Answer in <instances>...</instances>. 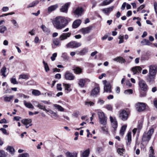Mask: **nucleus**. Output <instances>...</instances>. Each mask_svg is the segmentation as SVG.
I'll return each instance as SVG.
<instances>
[{"instance_id":"nucleus-15","label":"nucleus","mask_w":157,"mask_h":157,"mask_svg":"<svg viewBox=\"0 0 157 157\" xmlns=\"http://www.w3.org/2000/svg\"><path fill=\"white\" fill-rule=\"evenodd\" d=\"M142 68L140 66H136L132 69V71L133 72V74H138L140 72Z\"/></svg>"},{"instance_id":"nucleus-60","label":"nucleus","mask_w":157,"mask_h":157,"mask_svg":"<svg viewBox=\"0 0 157 157\" xmlns=\"http://www.w3.org/2000/svg\"><path fill=\"white\" fill-rule=\"evenodd\" d=\"M0 130L2 131L4 134L6 135H8V133L7 132V131L6 129L2 128L0 129Z\"/></svg>"},{"instance_id":"nucleus-30","label":"nucleus","mask_w":157,"mask_h":157,"mask_svg":"<svg viewBox=\"0 0 157 157\" xmlns=\"http://www.w3.org/2000/svg\"><path fill=\"white\" fill-rule=\"evenodd\" d=\"M14 97L13 95H10L9 96H4V100L5 102H10L13 99Z\"/></svg>"},{"instance_id":"nucleus-42","label":"nucleus","mask_w":157,"mask_h":157,"mask_svg":"<svg viewBox=\"0 0 157 157\" xmlns=\"http://www.w3.org/2000/svg\"><path fill=\"white\" fill-rule=\"evenodd\" d=\"M89 150L88 149L85 150L83 152L82 155L84 157H87L89 155Z\"/></svg>"},{"instance_id":"nucleus-2","label":"nucleus","mask_w":157,"mask_h":157,"mask_svg":"<svg viewBox=\"0 0 157 157\" xmlns=\"http://www.w3.org/2000/svg\"><path fill=\"white\" fill-rule=\"evenodd\" d=\"M98 114L100 123L103 125H105L107 124V118L105 116L104 113L103 112H98Z\"/></svg>"},{"instance_id":"nucleus-49","label":"nucleus","mask_w":157,"mask_h":157,"mask_svg":"<svg viewBox=\"0 0 157 157\" xmlns=\"http://www.w3.org/2000/svg\"><path fill=\"white\" fill-rule=\"evenodd\" d=\"M49 114H52V116L55 117H58V115L56 113L54 112L52 110H49Z\"/></svg>"},{"instance_id":"nucleus-37","label":"nucleus","mask_w":157,"mask_h":157,"mask_svg":"<svg viewBox=\"0 0 157 157\" xmlns=\"http://www.w3.org/2000/svg\"><path fill=\"white\" fill-rule=\"evenodd\" d=\"M155 75H152L149 74L147 79V81L150 82L153 81L155 78Z\"/></svg>"},{"instance_id":"nucleus-44","label":"nucleus","mask_w":157,"mask_h":157,"mask_svg":"<svg viewBox=\"0 0 157 157\" xmlns=\"http://www.w3.org/2000/svg\"><path fill=\"white\" fill-rule=\"evenodd\" d=\"M53 43L56 46H59L60 45L59 41L58 39H54L53 40Z\"/></svg>"},{"instance_id":"nucleus-63","label":"nucleus","mask_w":157,"mask_h":157,"mask_svg":"<svg viewBox=\"0 0 157 157\" xmlns=\"http://www.w3.org/2000/svg\"><path fill=\"white\" fill-rule=\"evenodd\" d=\"M145 7L144 5H142L140 6L139 7L137 8V11H139L140 10H141L143 9Z\"/></svg>"},{"instance_id":"nucleus-61","label":"nucleus","mask_w":157,"mask_h":157,"mask_svg":"<svg viewBox=\"0 0 157 157\" xmlns=\"http://www.w3.org/2000/svg\"><path fill=\"white\" fill-rule=\"evenodd\" d=\"M57 88L58 90L59 91H61L62 90V88L61 87V84H57Z\"/></svg>"},{"instance_id":"nucleus-43","label":"nucleus","mask_w":157,"mask_h":157,"mask_svg":"<svg viewBox=\"0 0 157 157\" xmlns=\"http://www.w3.org/2000/svg\"><path fill=\"white\" fill-rule=\"evenodd\" d=\"M32 93L34 96H37L40 94V92L38 90H33L32 92Z\"/></svg>"},{"instance_id":"nucleus-41","label":"nucleus","mask_w":157,"mask_h":157,"mask_svg":"<svg viewBox=\"0 0 157 157\" xmlns=\"http://www.w3.org/2000/svg\"><path fill=\"white\" fill-rule=\"evenodd\" d=\"M7 30L6 27L4 25L0 26V33H4L5 31Z\"/></svg>"},{"instance_id":"nucleus-26","label":"nucleus","mask_w":157,"mask_h":157,"mask_svg":"<svg viewBox=\"0 0 157 157\" xmlns=\"http://www.w3.org/2000/svg\"><path fill=\"white\" fill-rule=\"evenodd\" d=\"M73 71L74 73L76 74H80L82 72V69L78 67H75L73 69Z\"/></svg>"},{"instance_id":"nucleus-45","label":"nucleus","mask_w":157,"mask_h":157,"mask_svg":"<svg viewBox=\"0 0 157 157\" xmlns=\"http://www.w3.org/2000/svg\"><path fill=\"white\" fill-rule=\"evenodd\" d=\"M28 75L25 74H21L19 76L18 78L19 79L21 78L26 79H28Z\"/></svg>"},{"instance_id":"nucleus-35","label":"nucleus","mask_w":157,"mask_h":157,"mask_svg":"<svg viewBox=\"0 0 157 157\" xmlns=\"http://www.w3.org/2000/svg\"><path fill=\"white\" fill-rule=\"evenodd\" d=\"M53 106L59 111L63 112L64 110V109L59 105L57 104H54L53 105Z\"/></svg>"},{"instance_id":"nucleus-18","label":"nucleus","mask_w":157,"mask_h":157,"mask_svg":"<svg viewBox=\"0 0 157 157\" xmlns=\"http://www.w3.org/2000/svg\"><path fill=\"white\" fill-rule=\"evenodd\" d=\"M91 27H88L85 28H82L81 29L80 31L83 34H85L89 33L91 30Z\"/></svg>"},{"instance_id":"nucleus-62","label":"nucleus","mask_w":157,"mask_h":157,"mask_svg":"<svg viewBox=\"0 0 157 157\" xmlns=\"http://www.w3.org/2000/svg\"><path fill=\"white\" fill-rule=\"evenodd\" d=\"M145 91L142 92L141 91L140 92V97H145L146 95V93Z\"/></svg>"},{"instance_id":"nucleus-28","label":"nucleus","mask_w":157,"mask_h":157,"mask_svg":"<svg viewBox=\"0 0 157 157\" xmlns=\"http://www.w3.org/2000/svg\"><path fill=\"white\" fill-rule=\"evenodd\" d=\"M77 154L75 153H71L68 151L66 153V155L67 157H77Z\"/></svg>"},{"instance_id":"nucleus-16","label":"nucleus","mask_w":157,"mask_h":157,"mask_svg":"<svg viewBox=\"0 0 157 157\" xmlns=\"http://www.w3.org/2000/svg\"><path fill=\"white\" fill-rule=\"evenodd\" d=\"M114 8L113 6H112L109 8L103 9H101V10L104 13L108 15L110 12L113 11Z\"/></svg>"},{"instance_id":"nucleus-19","label":"nucleus","mask_w":157,"mask_h":157,"mask_svg":"<svg viewBox=\"0 0 157 157\" xmlns=\"http://www.w3.org/2000/svg\"><path fill=\"white\" fill-rule=\"evenodd\" d=\"M58 7L57 4L50 6L48 8V12L50 13L56 10Z\"/></svg>"},{"instance_id":"nucleus-21","label":"nucleus","mask_w":157,"mask_h":157,"mask_svg":"<svg viewBox=\"0 0 157 157\" xmlns=\"http://www.w3.org/2000/svg\"><path fill=\"white\" fill-rule=\"evenodd\" d=\"M100 88L99 87H95L91 91V94L92 96H96L99 92Z\"/></svg>"},{"instance_id":"nucleus-9","label":"nucleus","mask_w":157,"mask_h":157,"mask_svg":"<svg viewBox=\"0 0 157 157\" xmlns=\"http://www.w3.org/2000/svg\"><path fill=\"white\" fill-rule=\"evenodd\" d=\"M112 126L114 131L116 130L117 127V122L115 117H113L111 116L109 117Z\"/></svg>"},{"instance_id":"nucleus-57","label":"nucleus","mask_w":157,"mask_h":157,"mask_svg":"<svg viewBox=\"0 0 157 157\" xmlns=\"http://www.w3.org/2000/svg\"><path fill=\"white\" fill-rule=\"evenodd\" d=\"M105 108L111 111L112 110V107L110 105H107L105 106Z\"/></svg>"},{"instance_id":"nucleus-53","label":"nucleus","mask_w":157,"mask_h":157,"mask_svg":"<svg viewBox=\"0 0 157 157\" xmlns=\"http://www.w3.org/2000/svg\"><path fill=\"white\" fill-rule=\"evenodd\" d=\"M18 157H29V155L27 153H25L20 154Z\"/></svg>"},{"instance_id":"nucleus-22","label":"nucleus","mask_w":157,"mask_h":157,"mask_svg":"<svg viewBox=\"0 0 157 157\" xmlns=\"http://www.w3.org/2000/svg\"><path fill=\"white\" fill-rule=\"evenodd\" d=\"M88 52V48H84L80 51L78 52H77V54L80 56H83L85 55Z\"/></svg>"},{"instance_id":"nucleus-48","label":"nucleus","mask_w":157,"mask_h":157,"mask_svg":"<svg viewBox=\"0 0 157 157\" xmlns=\"http://www.w3.org/2000/svg\"><path fill=\"white\" fill-rule=\"evenodd\" d=\"M7 155L3 150H0V157H7Z\"/></svg>"},{"instance_id":"nucleus-29","label":"nucleus","mask_w":157,"mask_h":157,"mask_svg":"<svg viewBox=\"0 0 157 157\" xmlns=\"http://www.w3.org/2000/svg\"><path fill=\"white\" fill-rule=\"evenodd\" d=\"M150 139H151V138L150 137H149V136L146 133H145V132L143 134V138H142L143 140L144 141H148Z\"/></svg>"},{"instance_id":"nucleus-17","label":"nucleus","mask_w":157,"mask_h":157,"mask_svg":"<svg viewBox=\"0 0 157 157\" xmlns=\"http://www.w3.org/2000/svg\"><path fill=\"white\" fill-rule=\"evenodd\" d=\"M113 60L115 61L119 62L121 63H124L125 62V60L121 56H118L113 59Z\"/></svg>"},{"instance_id":"nucleus-33","label":"nucleus","mask_w":157,"mask_h":157,"mask_svg":"<svg viewBox=\"0 0 157 157\" xmlns=\"http://www.w3.org/2000/svg\"><path fill=\"white\" fill-rule=\"evenodd\" d=\"M6 150L9 151V152L12 154H13L14 153L15 150L13 147L11 146H8L6 149Z\"/></svg>"},{"instance_id":"nucleus-38","label":"nucleus","mask_w":157,"mask_h":157,"mask_svg":"<svg viewBox=\"0 0 157 157\" xmlns=\"http://www.w3.org/2000/svg\"><path fill=\"white\" fill-rule=\"evenodd\" d=\"M40 27L44 32L46 33H48L50 32L49 29L47 28L44 25H42Z\"/></svg>"},{"instance_id":"nucleus-4","label":"nucleus","mask_w":157,"mask_h":157,"mask_svg":"<svg viewBox=\"0 0 157 157\" xmlns=\"http://www.w3.org/2000/svg\"><path fill=\"white\" fill-rule=\"evenodd\" d=\"M138 84L141 90L144 91L147 90L148 86L144 81L142 79L139 80Z\"/></svg>"},{"instance_id":"nucleus-10","label":"nucleus","mask_w":157,"mask_h":157,"mask_svg":"<svg viewBox=\"0 0 157 157\" xmlns=\"http://www.w3.org/2000/svg\"><path fill=\"white\" fill-rule=\"evenodd\" d=\"M32 120L29 118L23 119L21 120L22 123L25 126L26 128H28L32 125Z\"/></svg>"},{"instance_id":"nucleus-51","label":"nucleus","mask_w":157,"mask_h":157,"mask_svg":"<svg viewBox=\"0 0 157 157\" xmlns=\"http://www.w3.org/2000/svg\"><path fill=\"white\" fill-rule=\"evenodd\" d=\"M11 22L13 24V25L16 27L17 28H18L19 27V25L18 24H17V21L14 20H12L11 21Z\"/></svg>"},{"instance_id":"nucleus-3","label":"nucleus","mask_w":157,"mask_h":157,"mask_svg":"<svg viewBox=\"0 0 157 157\" xmlns=\"http://www.w3.org/2000/svg\"><path fill=\"white\" fill-rule=\"evenodd\" d=\"M82 44L81 43L76 41H72L68 43L66 45L67 48H76L81 46Z\"/></svg>"},{"instance_id":"nucleus-32","label":"nucleus","mask_w":157,"mask_h":157,"mask_svg":"<svg viewBox=\"0 0 157 157\" xmlns=\"http://www.w3.org/2000/svg\"><path fill=\"white\" fill-rule=\"evenodd\" d=\"M126 127L127 125H124L122 127L120 132V134L121 136H123L124 135Z\"/></svg>"},{"instance_id":"nucleus-46","label":"nucleus","mask_w":157,"mask_h":157,"mask_svg":"<svg viewBox=\"0 0 157 157\" xmlns=\"http://www.w3.org/2000/svg\"><path fill=\"white\" fill-rule=\"evenodd\" d=\"M125 150L123 148H118L117 150V152L120 155H123V152Z\"/></svg>"},{"instance_id":"nucleus-31","label":"nucleus","mask_w":157,"mask_h":157,"mask_svg":"<svg viewBox=\"0 0 157 157\" xmlns=\"http://www.w3.org/2000/svg\"><path fill=\"white\" fill-rule=\"evenodd\" d=\"M39 1L38 0H36L35 1H34L30 3L27 7V8H29L30 7H32L35 6L36 5L38 4L39 3Z\"/></svg>"},{"instance_id":"nucleus-24","label":"nucleus","mask_w":157,"mask_h":157,"mask_svg":"<svg viewBox=\"0 0 157 157\" xmlns=\"http://www.w3.org/2000/svg\"><path fill=\"white\" fill-rule=\"evenodd\" d=\"M127 145H130L132 140L131 132H128L127 135Z\"/></svg>"},{"instance_id":"nucleus-36","label":"nucleus","mask_w":157,"mask_h":157,"mask_svg":"<svg viewBox=\"0 0 157 157\" xmlns=\"http://www.w3.org/2000/svg\"><path fill=\"white\" fill-rule=\"evenodd\" d=\"M6 68L5 67H3L1 70V73L2 75L4 77H6V75H5V73L6 72Z\"/></svg>"},{"instance_id":"nucleus-12","label":"nucleus","mask_w":157,"mask_h":157,"mask_svg":"<svg viewBox=\"0 0 157 157\" xmlns=\"http://www.w3.org/2000/svg\"><path fill=\"white\" fill-rule=\"evenodd\" d=\"M65 78L67 80H72L75 79V76L72 73L67 71L65 74Z\"/></svg>"},{"instance_id":"nucleus-11","label":"nucleus","mask_w":157,"mask_h":157,"mask_svg":"<svg viewBox=\"0 0 157 157\" xmlns=\"http://www.w3.org/2000/svg\"><path fill=\"white\" fill-rule=\"evenodd\" d=\"M149 74L152 75H155L156 73L157 66L152 65L149 66Z\"/></svg>"},{"instance_id":"nucleus-47","label":"nucleus","mask_w":157,"mask_h":157,"mask_svg":"<svg viewBox=\"0 0 157 157\" xmlns=\"http://www.w3.org/2000/svg\"><path fill=\"white\" fill-rule=\"evenodd\" d=\"M154 132V129L153 128H151L146 133L151 138V137L153 133Z\"/></svg>"},{"instance_id":"nucleus-7","label":"nucleus","mask_w":157,"mask_h":157,"mask_svg":"<svg viewBox=\"0 0 157 157\" xmlns=\"http://www.w3.org/2000/svg\"><path fill=\"white\" fill-rule=\"evenodd\" d=\"M83 11V9L81 7H78L76 8H74L73 10V13L75 15L78 17L81 16Z\"/></svg>"},{"instance_id":"nucleus-64","label":"nucleus","mask_w":157,"mask_h":157,"mask_svg":"<svg viewBox=\"0 0 157 157\" xmlns=\"http://www.w3.org/2000/svg\"><path fill=\"white\" fill-rule=\"evenodd\" d=\"M9 10V7L7 6L3 7L2 9V10L3 12H6L8 11Z\"/></svg>"},{"instance_id":"nucleus-25","label":"nucleus","mask_w":157,"mask_h":157,"mask_svg":"<svg viewBox=\"0 0 157 157\" xmlns=\"http://www.w3.org/2000/svg\"><path fill=\"white\" fill-rule=\"evenodd\" d=\"M114 0H105L104 1L101 3L99 4V6H104L109 4L112 2Z\"/></svg>"},{"instance_id":"nucleus-27","label":"nucleus","mask_w":157,"mask_h":157,"mask_svg":"<svg viewBox=\"0 0 157 157\" xmlns=\"http://www.w3.org/2000/svg\"><path fill=\"white\" fill-rule=\"evenodd\" d=\"M141 43L143 45H151L152 43H151L148 40L146 39H144L141 41Z\"/></svg>"},{"instance_id":"nucleus-59","label":"nucleus","mask_w":157,"mask_h":157,"mask_svg":"<svg viewBox=\"0 0 157 157\" xmlns=\"http://www.w3.org/2000/svg\"><path fill=\"white\" fill-rule=\"evenodd\" d=\"M150 155H154V150L152 147H150Z\"/></svg>"},{"instance_id":"nucleus-50","label":"nucleus","mask_w":157,"mask_h":157,"mask_svg":"<svg viewBox=\"0 0 157 157\" xmlns=\"http://www.w3.org/2000/svg\"><path fill=\"white\" fill-rule=\"evenodd\" d=\"M10 81L11 83L13 84H18V82L17 81L16 79L13 77L11 78Z\"/></svg>"},{"instance_id":"nucleus-23","label":"nucleus","mask_w":157,"mask_h":157,"mask_svg":"<svg viewBox=\"0 0 157 157\" xmlns=\"http://www.w3.org/2000/svg\"><path fill=\"white\" fill-rule=\"evenodd\" d=\"M63 85L64 89L66 91H67V93L71 91V90L70 88L71 86V84L63 83Z\"/></svg>"},{"instance_id":"nucleus-14","label":"nucleus","mask_w":157,"mask_h":157,"mask_svg":"<svg viewBox=\"0 0 157 157\" xmlns=\"http://www.w3.org/2000/svg\"><path fill=\"white\" fill-rule=\"evenodd\" d=\"M71 35V33L70 32H68L66 33H63L59 37V39L60 40H63L67 39L68 38L70 37Z\"/></svg>"},{"instance_id":"nucleus-13","label":"nucleus","mask_w":157,"mask_h":157,"mask_svg":"<svg viewBox=\"0 0 157 157\" xmlns=\"http://www.w3.org/2000/svg\"><path fill=\"white\" fill-rule=\"evenodd\" d=\"M70 5V2L66 3L61 7L60 9V11L65 13H67L68 8Z\"/></svg>"},{"instance_id":"nucleus-5","label":"nucleus","mask_w":157,"mask_h":157,"mask_svg":"<svg viewBox=\"0 0 157 157\" xmlns=\"http://www.w3.org/2000/svg\"><path fill=\"white\" fill-rule=\"evenodd\" d=\"M103 82L104 85V92L111 93L112 92L111 90V86L109 83L107 82L106 80L103 81Z\"/></svg>"},{"instance_id":"nucleus-56","label":"nucleus","mask_w":157,"mask_h":157,"mask_svg":"<svg viewBox=\"0 0 157 157\" xmlns=\"http://www.w3.org/2000/svg\"><path fill=\"white\" fill-rule=\"evenodd\" d=\"M57 54L56 53H55L53 54L52 56L51 57V60L53 61L55 59V58H56L57 56Z\"/></svg>"},{"instance_id":"nucleus-54","label":"nucleus","mask_w":157,"mask_h":157,"mask_svg":"<svg viewBox=\"0 0 157 157\" xmlns=\"http://www.w3.org/2000/svg\"><path fill=\"white\" fill-rule=\"evenodd\" d=\"M85 104L86 105H87L88 106H93L94 105V103L91 101H86L85 102Z\"/></svg>"},{"instance_id":"nucleus-39","label":"nucleus","mask_w":157,"mask_h":157,"mask_svg":"<svg viewBox=\"0 0 157 157\" xmlns=\"http://www.w3.org/2000/svg\"><path fill=\"white\" fill-rule=\"evenodd\" d=\"M85 80L83 79H80L79 80L78 84L81 87H83L85 83Z\"/></svg>"},{"instance_id":"nucleus-52","label":"nucleus","mask_w":157,"mask_h":157,"mask_svg":"<svg viewBox=\"0 0 157 157\" xmlns=\"http://www.w3.org/2000/svg\"><path fill=\"white\" fill-rule=\"evenodd\" d=\"M124 93L126 94H130L132 93L133 90L132 89H128L125 90Z\"/></svg>"},{"instance_id":"nucleus-58","label":"nucleus","mask_w":157,"mask_h":157,"mask_svg":"<svg viewBox=\"0 0 157 157\" xmlns=\"http://www.w3.org/2000/svg\"><path fill=\"white\" fill-rule=\"evenodd\" d=\"M119 39H120L119 44H121L124 42V37L123 36L120 35L119 36Z\"/></svg>"},{"instance_id":"nucleus-20","label":"nucleus","mask_w":157,"mask_h":157,"mask_svg":"<svg viewBox=\"0 0 157 157\" xmlns=\"http://www.w3.org/2000/svg\"><path fill=\"white\" fill-rule=\"evenodd\" d=\"M81 21L80 19H78L75 21L72 24V27L73 28H77L81 24Z\"/></svg>"},{"instance_id":"nucleus-40","label":"nucleus","mask_w":157,"mask_h":157,"mask_svg":"<svg viewBox=\"0 0 157 157\" xmlns=\"http://www.w3.org/2000/svg\"><path fill=\"white\" fill-rule=\"evenodd\" d=\"M43 63L44 68L45 71L48 72L50 70L49 67L47 63H46L44 61H43Z\"/></svg>"},{"instance_id":"nucleus-6","label":"nucleus","mask_w":157,"mask_h":157,"mask_svg":"<svg viewBox=\"0 0 157 157\" xmlns=\"http://www.w3.org/2000/svg\"><path fill=\"white\" fill-rule=\"evenodd\" d=\"M136 109L139 112H141L144 110L146 108L145 103L139 102L136 105Z\"/></svg>"},{"instance_id":"nucleus-55","label":"nucleus","mask_w":157,"mask_h":157,"mask_svg":"<svg viewBox=\"0 0 157 157\" xmlns=\"http://www.w3.org/2000/svg\"><path fill=\"white\" fill-rule=\"evenodd\" d=\"M37 107H38L39 109H43V110L45 109V106L41 105V104L39 103L37 105Z\"/></svg>"},{"instance_id":"nucleus-8","label":"nucleus","mask_w":157,"mask_h":157,"mask_svg":"<svg viewBox=\"0 0 157 157\" xmlns=\"http://www.w3.org/2000/svg\"><path fill=\"white\" fill-rule=\"evenodd\" d=\"M119 118L123 121L126 120L128 117V113L127 111L123 110L120 112Z\"/></svg>"},{"instance_id":"nucleus-34","label":"nucleus","mask_w":157,"mask_h":157,"mask_svg":"<svg viewBox=\"0 0 157 157\" xmlns=\"http://www.w3.org/2000/svg\"><path fill=\"white\" fill-rule=\"evenodd\" d=\"M24 103L26 107L29 108H34V106L30 103L27 102L25 101H24Z\"/></svg>"},{"instance_id":"nucleus-1","label":"nucleus","mask_w":157,"mask_h":157,"mask_svg":"<svg viewBox=\"0 0 157 157\" xmlns=\"http://www.w3.org/2000/svg\"><path fill=\"white\" fill-rule=\"evenodd\" d=\"M52 23L57 29H61L67 25L68 22L64 17L58 16L53 19Z\"/></svg>"}]
</instances>
